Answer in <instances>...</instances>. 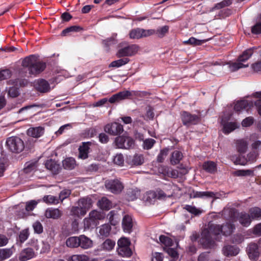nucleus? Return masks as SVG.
I'll list each match as a JSON object with an SVG mask.
<instances>
[{"label":"nucleus","instance_id":"obj_1","mask_svg":"<svg viewBox=\"0 0 261 261\" xmlns=\"http://www.w3.org/2000/svg\"><path fill=\"white\" fill-rule=\"evenodd\" d=\"M220 233L221 225L210 222L207 228L202 230L199 242L204 248H211L215 244L214 240H217Z\"/></svg>","mask_w":261,"mask_h":261},{"label":"nucleus","instance_id":"obj_2","mask_svg":"<svg viewBox=\"0 0 261 261\" xmlns=\"http://www.w3.org/2000/svg\"><path fill=\"white\" fill-rule=\"evenodd\" d=\"M22 65L27 68L30 75L37 76L43 72L46 67V63L40 61L36 55H30L23 60Z\"/></svg>","mask_w":261,"mask_h":261},{"label":"nucleus","instance_id":"obj_3","mask_svg":"<svg viewBox=\"0 0 261 261\" xmlns=\"http://www.w3.org/2000/svg\"><path fill=\"white\" fill-rule=\"evenodd\" d=\"M131 242L128 238L121 237L117 241L116 251L121 257H130L133 255V251L130 248Z\"/></svg>","mask_w":261,"mask_h":261},{"label":"nucleus","instance_id":"obj_4","mask_svg":"<svg viewBox=\"0 0 261 261\" xmlns=\"http://www.w3.org/2000/svg\"><path fill=\"white\" fill-rule=\"evenodd\" d=\"M6 145L10 151L16 153L21 152L24 148L23 141L17 136L8 138L6 142Z\"/></svg>","mask_w":261,"mask_h":261},{"label":"nucleus","instance_id":"obj_5","mask_svg":"<svg viewBox=\"0 0 261 261\" xmlns=\"http://www.w3.org/2000/svg\"><path fill=\"white\" fill-rule=\"evenodd\" d=\"M181 120L182 124L185 126H190L198 124L200 120V117L195 114H192L187 111H182L180 114Z\"/></svg>","mask_w":261,"mask_h":261},{"label":"nucleus","instance_id":"obj_6","mask_svg":"<svg viewBox=\"0 0 261 261\" xmlns=\"http://www.w3.org/2000/svg\"><path fill=\"white\" fill-rule=\"evenodd\" d=\"M115 142L117 147L121 149L132 148L135 144V141L132 138L124 136L117 137Z\"/></svg>","mask_w":261,"mask_h":261},{"label":"nucleus","instance_id":"obj_7","mask_svg":"<svg viewBox=\"0 0 261 261\" xmlns=\"http://www.w3.org/2000/svg\"><path fill=\"white\" fill-rule=\"evenodd\" d=\"M155 32L153 29L145 30L141 28L132 29L129 33V38L133 39H139L154 35Z\"/></svg>","mask_w":261,"mask_h":261},{"label":"nucleus","instance_id":"obj_8","mask_svg":"<svg viewBox=\"0 0 261 261\" xmlns=\"http://www.w3.org/2000/svg\"><path fill=\"white\" fill-rule=\"evenodd\" d=\"M105 186L108 190L114 194L120 193L124 188L122 182L117 178L106 180Z\"/></svg>","mask_w":261,"mask_h":261},{"label":"nucleus","instance_id":"obj_9","mask_svg":"<svg viewBox=\"0 0 261 261\" xmlns=\"http://www.w3.org/2000/svg\"><path fill=\"white\" fill-rule=\"evenodd\" d=\"M139 46L136 44H131L119 49L116 56L118 58L130 57L135 55L138 51Z\"/></svg>","mask_w":261,"mask_h":261},{"label":"nucleus","instance_id":"obj_10","mask_svg":"<svg viewBox=\"0 0 261 261\" xmlns=\"http://www.w3.org/2000/svg\"><path fill=\"white\" fill-rule=\"evenodd\" d=\"M104 130L110 135L117 136L123 132V126L118 122H113L107 124L104 127Z\"/></svg>","mask_w":261,"mask_h":261},{"label":"nucleus","instance_id":"obj_11","mask_svg":"<svg viewBox=\"0 0 261 261\" xmlns=\"http://www.w3.org/2000/svg\"><path fill=\"white\" fill-rule=\"evenodd\" d=\"M35 89L40 93H47L50 90V85L48 82L43 79H39L34 83Z\"/></svg>","mask_w":261,"mask_h":261},{"label":"nucleus","instance_id":"obj_12","mask_svg":"<svg viewBox=\"0 0 261 261\" xmlns=\"http://www.w3.org/2000/svg\"><path fill=\"white\" fill-rule=\"evenodd\" d=\"M246 252L251 260H256L259 256V249L255 243H250L247 247Z\"/></svg>","mask_w":261,"mask_h":261},{"label":"nucleus","instance_id":"obj_13","mask_svg":"<svg viewBox=\"0 0 261 261\" xmlns=\"http://www.w3.org/2000/svg\"><path fill=\"white\" fill-rule=\"evenodd\" d=\"M92 145V143L90 141L82 143L81 145L79 148V158L80 159L85 160L88 158L90 147Z\"/></svg>","mask_w":261,"mask_h":261},{"label":"nucleus","instance_id":"obj_14","mask_svg":"<svg viewBox=\"0 0 261 261\" xmlns=\"http://www.w3.org/2000/svg\"><path fill=\"white\" fill-rule=\"evenodd\" d=\"M221 124L223 126V132L227 135L239 127L236 122H228L225 118H222Z\"/></svg>","mask_w":261,"mask_h":261},{"label":"nucleus","instance_id":"obj_15","mask_svg":"<svg viewBox=\"0 0 261 261\" xmlns=\"http://www.w3.org/2000/svg\"><path fill=\"white\" fill-rule=\"evenodd\" d=\"M125 99H130V91L124 90L112 95L109 99V102L113 103Z\"/></svg>","mask_w":261,"mask_h":261},{"label":"nucleus","instance_id":"obj_16","mask_svg":"<svg viewBox=\"0 0 261 261\" xmlns=\"http://www.w3.org/2000/svg\"><path fill=\"white\" fill-rule=\"evenodd\" d=\"M223 253L226 256H232L237 255L240 251L238 247L234 245H226L222 249Z\"/></svg>","mask_w":261,"mask_h":261},{"label":"nucleus","instance_id":"obj_17","mask_svg":"<svg viewBox=\"0 0 261 261\" xmlns=\"http://www.w3.org/2000/svg\"><path fill=\"white\" fill-rule=\"evenodd\" d=\"M47 218L58 219L62 215V212L58 208H48L46 209L44 214Z\"/></svg>","mask_w":261,"mask_h":261},{"label":"nucleus","instance_id":"obj_18","mask_svg":"<svg viewBox=\"0 0 261 261\" xmlns=\"http://www.w3.org/2000/svg\"><path fill=\"white\" fill-rule=\"evenodd\" d=\"M237 220L242 226L245 227L248 226L252 222V220L249 214L244 212L239 213Z\"/></svg>","mask_w":261,"mask_h":261},{"label":"nucleus","instance_id":"obj_19","mask_svg":"<svg viewBox=\"0 0 261 261\" xmlns=\"http://www.w3.org/2000/svg\"><path fill=\"white\" fill-rule=\"evenodd\" d=\"M122 226L124 232H130L133 226L132 218L130 216L126 215L123 217Z\"/></svg>","mask_w":261,"mask_h":261},{"label":"nucleus","instance_id":"obj_20","mask_svg":"<svg viewBox=\"0 0 261 261\" xmlns=\"http://www.w3.org/2000/svg\"><path fill=\"white\" fill-rule=\"evenodd\" d=\"M79 247L84 249L90 248L93 246L92 241L85 235L79 236Z\"/></svg>","mask_w":261,"mask_h":261},{"label":"nucleus","instance_id":"obj_21","mask_svg":"<svg viewBox=\"0 0 261 261\" xmlns=\"http://www.w3.org/2000/svg\"><path fill=\"white\" fill-rule=\"evenodd\" d=\"M144 161L143 155L135 154L133 156H130L127 159L128 164L131 166H140L143 164Z\"/></svg>","mask_w":261,"mask_h":261},{"label":"nucleus","instance_id":"obj_22","mask_svg":"<svg viewBox=\"0 0 261 261\" xmlns=\"http://www.w3.org/2000/svg\"><path fill=\"white\" fill-rule=\"evenodd\" d=\"M235 228L233 224L227 222L221 225V233L225 236H229L232 234Z\"/></svg>","mask_w":261,"mask_h":261},{"label":"nucleus","instance_id":"obj_23","mask_svg":"<svg viewBox=\"0 0 261 261\" xmlns=\"http://www.w3.org/2000/svg\"><path fill=\"white\" fill-rule=\"evenodd\" d=\"M35 253L32 248H28L24 249L20 254L19 259L26 261L34 257Z\"/></svg>","mask_w":261,"mask_h":261},{"label":"nucleus","instance_id":"obj_24","mask_svg":"<svg viewBox=\"0 0 261 261\" xmlns=\"http://www.w3.org/2000/svg\"><path fill=\"white\" fill-rule=\"evenodd\" d=\"M44 128L41 126L31 127L27 130V134L34 138H39L44 134Z\"/></svg>","mask_w":261,"mask_h":261},{"label":"nucleus","instance_id":"obj_25","mask_svg":"<svg viewBox=\"0 0 261 261\" xmlns=\"http://www.w3.org/2000/svg\"><path fill=\"white\" fill-rule=\"evenodd\" d=\"M248 214L252 220H259L261 219V208L257 206L249 208Z\"/></svg>","mask_w":261,"mask_h":261},{"label":"nucleus","instance_id":"obj_26","mask_svg":"<svg viewBox=\"0 0 261 261\" xmlns=\"http://www.w3.org/2000/svg\"><path fill=\"white\" fill-rule=\"evenodd\" d=\"M252 106V103L249 102L247 100H241L238 101L234 106V110L237 112H241L243 110L247 109L248 107Z\"/></svg>","mask_w":261,"mask_h":261},{"label":"nucleus","instance_id":"obj_27","mask_svg":"<svg viewBox=\"0 0 261 261\" xmlns=\"http://www.w3.org/2000/svg\"><path fill=\"white\" fill-rule=\"evenodd\" d=\"M78 205L85 210V212L87 213L92 206V200L90 198H82L79 199Z\"/></svg>","mask_w":261,"mask_h":261},{"label":"nucleus","instance_id":"obj_28","mask_svg":"<svg viewBox=\"0 0 261 261\" xmlns=\"http://www.w3.org/2000/svg\"><path fill=\"white\" fill-rule=\"evenodd\" d=\"M182 153L179 150H174L170 157V163L173 165H175L180 163L183 158Z\"/></svg>","mask_w":261,"mask_h":261},{"label":"nucleus","instance_id":"obj_29","mask_svg":"<svg viewBox=\"0 0 261 261\" xmlns=\"http://www.w3.org/2000/svg\"><path fill=\"white\" fill-rule=\"evenodd\" d=\"M45 167L50 170L54 174H57L60 169V165L58 164L55 161L50 159L47 160L45 163Z\"/></svg>","mask_w":261,"mask_h":261},{"label":"nucleus","instance_id":"obj_30","mask_svg":"<svg viewBox=\"0 0 261 261\" xmlns=\"http://www.w3.org/2000/svg\"><path fill=\"white\" fill-rule=\"evenodd\" d=\"M98 206L102 210H109L112 207V203L107 198L102 197L98 201Z\"/></svg>","mask_w":261,"mask_h":261},{"label":"nucleus","instance_id":"obj_31","mask_svg":"<svg viewBox=\"0 0 261 261\" xmlns=\"http://www.w3.org/2000/svg\"><path fill=\"white\" fill-rule=\"evenodd\" d=\"M79 236L70 237L66 241V245L68 247L71 248H77L79 247Z\"/></svg>","mask_w":261,"mask_h":261},{"label":"nucleus","instance_id":"obj_32","mask_svg":"<svg viewBox=\"0 0 261 261\" xmlns=\"http://www.w3.org/2000/svg\"><path fill=\"white\" fill-rule=\"evenodd\" d=\"M42 201L48 205H57L60 203L57 196L51 195H45L42 198Z\"/></svg>","mask_w":261,"mask_h":261},{"label":"nucleus","instance_id":"obj_33","mask_svg":"<svg viewBox=\"0 0 261 261\" xmlns=\"http://www.w3.org/2000/svg\"><path fill=\"white\" fill-rule=\"evenodd\" d=\"M115 242L110 239H106L101 245V248L105 251H110L114 248Z\"/></svg>","mask_w":261,"mask_h":261},{"label":"nucleus","instance_id":"obj_34","mask_svg":"<svg viewBox=\"0 0 261 261\" xmlns=\"http://www.w3.org/2000/svg\"><path fill=\"white\" fill-rule=\"evenodd\" d=\"M203 169L206 172L213 173L217 170L216 164L212 161H207L203 163Z\"/></svg>","mask_w":261,"mask_h":261},{"label":"nucleus","instance_id":"obj_35","mask_svg":"<svg viewBox=\"0 0 261 261\" xmlns=\"http://www.w3.org/2000/svg\"><path fill=\"white\" fill-rule=\"evenodd\" d=\"M63 167L68 170H72L75 166V160L73 158H67L63 161Z\"/></svg>","mask_w":261,"mask_h":261},{"label":"nucleus","instance_id":"obj_36","mask_svg":"<svg viewBox=\"0 0 261 261\" xmlns=\"http://www.w3.org/2000/svg\"><path fill=\"white\" fill-rule=\"evenodd\" d=\"M140 195V191L136 189H130L126 193V197L128 201H134L137 199Z\"/></svg>","mask_w":261,"mask_h":261},{"label":"nucleus","instance_id":"obj_37","mask_svg":"<svg viewBox=\"0 0 261 261\" xmlns=\"http://www.w3.org/2000/svg\"><path fill=\"white\" fill-rule=\"evenodd\" d=\"M111 227L108 224H104L101 226L99 229V234L101 238H105L110 234Z\"/></svg>","mask_w":261,"mask_h":261},{"label":"nucleus","instance_id":"obj_38","mask_svg":"<svg viewBox=\"0 0 261 261\" xmlns=\"http://www.w3.org/2000/svg\"><path fill=\"white\" fill-rule=\"evenodd\" d=\"M130 60L127 58H123L117 60L112 62L110 65V67H116L118 68L123 65H124L129 62Z\"/></svg>","mask_w":261,"mask_h":261},{"label":"nucleus","instance_id":"obj_39","mask_svg":"<svg viewBox=\"0 0 261 261\" xmlns=\"http://www.w3.org/2000/svg\"><path fill=\"white\" fill-rule=\"evenodd\" d=\"M86 214L85 210H84L79 205L78 206H72L70 211L71 215L75 217L84 216Z\"/></svg>","mask_w":261,"mask_h":261},{"label":"nucleus","instance_id":"obj_40","mask_svg":"<svg viewBox=\"0 0 261 261\" xmlns=\"http://www.w3.org/2000/svg\"><path fill=\"white\" fill-rule=\"evenodd\" d=\"M253 53V48H250L246 49L239 57L238 61L239 62H245L248 60Z\"/></svg>","mask_w":261,"mask_h":261},{"label":"nucleus","instance_id":"obj_41","mask_svg":"<svg viewBox=\"0 0 261 261\" xmlns=\"http://www.w3.org/2000/svg\"><path fill=\"white\" fill-rule=\"evenodd\" d=\"M82 30V28L80 26L72 25L66 28L61 32V35L65 36L69 35L71 32H79Z\"/></svg>","mask_w":261,"mask_h":261},{"label":"nucleus","instance_id":"obj_42","mask_svg":"<svg viewBox=\"0 0 261 261\" xmlns=\"http://www.w3.org/2000/svg\"><path fill=\"white\" fill-rule=\"evenodd\" d=\"M234 174L237 176H253L254 171L251 169L238 170L234 172Z\"/></svg>","mask_w":261,"mask_h":261},{"label":"nucleus","instance_id":"obj_43","mask_svg":"<svg viewBox=\"0 0 261 261\" xmlns=\"http://www.w3.org/2000/svg\"><path fill=\"white\" fill-rule=\"evenodd\" d=\"M12 254V251L10 248L0 249V261L9 258Z\"/></svg>","mask_w":261,"mask_h":261},{"label":"nucleus","instance_id":"obj_44","mask_svg":"<svg viewBox=\"0 0 261 261\" xmlns=\"http://www.w3.org/2000/svg\"><path fill=\"white\" fill-rule=\"evenodd\" d=\"M184 209L194 216H199L202 212L201 210L196 208L195 206L189 204L185 205L184 207Z\"/></svg>","mask_w":261,"mask_h":261},{"label":"nucleus","instance_id":"obj_45","mask_svg":"<svg viewBox=\"0 0 261 261\" xmlns=\"http://www.w3.org/2000/svg\"><path fill=\"white\" fill-rule=\"evenodd\" d=\"M232 3V0H223L222 2L217 3L212 8V10L214 11L215 10H218L223 8L226 7H228L231 5Z\"/></svg>","mask_w":261,"mask_h":261},{"label":"nucleus","instance_id":"obj_46","mask_svg":"<svg viewBox=\"0 0 261 261\" xmlns=\"http://www.w3.org/2000/svg\"><path fill=\"white\" fill-rule=\"evenodd\" d=\"M248 144L243 140H238L237 142V148L240 153H245L247 149Z\"/></svg>","mask_w":261,"mask_h":261},{"label":"nucleus","instance_id":"obj_47","mask_svg":"<svg viewBox=\"0 0 261 261\" xmlns=\"http://www.w3.org/2000/svg\"><path fill=\"white\" fill-rule=\"evenodd\" d=\"M229 64V67L230 70L231 71H235L238 70V69L244 67H247L248 66V65H245L241 63V62L238 61V62H233L231 63H228Z\"/></svg>","mask_w":261,"mask_h":261},{"label":"nucleus","instance_id":"obj_48","mask_svg":"<svg viewBox=\"0 0 261 261\" xmlns=\"http://www.w3.org/2000/svg\"><path fill=\"white\" fill-rule=\"evenodd\" d=\"M89 217L95 221L96 220L103 219L105 217L103 213L100 211L93 210L89 213Z\"/></svg>","mask_w":261,"mask_h":261},{"label":"nucleus","instance_id":"obj_49","mask_svg":"<svg viewBox=\"0 0 261 261\" xmlns=\"http://www.w3.org/2000/svg\"><path fill=\"white\" fill-rule=\"evenodd\" d=\"M169 27L168 25H164L158 29L156 30H153L155 32L154 34H156L160 38H163L169 31Z\"/></svg>","mask_w":261,"mask_h":261},{"label":"nucleus","instance_id":"obj_50","mask_svg":"<svg viewBox=\"0 0 261 261\" xmlns=\"http://www.w3.org/2000/svg\"><path fill=\"white\" fill-rule=\"evenodd\" d=\"M37 167V162L32 163H27L25 164V166L23 169V171L25 173H30L32 171H35Z\"/></svg>","mask_w":261,"mask_h":261},{"label":"nucleus","instance_id":"obj_51","mask_svg":"<svg viewBox=\"0 0 261 261\" xmlns=\"http://www.w3.org/2000/svg\"><path fill=\"white\" fill-rule=\"evenodd\" d=\"M71 194V190L69 189H64L59 193L58 199L60 202H62L63 200L70 196Z\"/></svg>","mask_w":261,"mask_h":261},{"label":"nucleus","instance_id":"obj_52","mask_svg":"<svg viewBox=\"0 0 261 261\" xmlns=\"http://www.w3.org/2000/svg\"><path fill=\"white\" fill-rule=\"evenodd\" d=\"M84 225L85 229L93 228L96 225V221H94L90 217L86 218L84 220Z\"/></svg>","mask_w":261,"mask_h":261},{"label":"nucleus","instance_id":"obj_53","mask_svg":"<svg viewBox=\"0 0 261 261\" xmlns=\"http://www.w3.org/2000/svg\"><path fill=\"white\" fill-rule=\"evenodd\" d=\"M29 229H25L20 232L18 240L20 243H24L29 238Z\"/></svg>","mask_w":261,"mask_h":261},{"label":"nucleus","instance_id":"obj_54","mask_svg":"<svg viewBox=\"0 0 261 261\" xmlns=\"http://www.w3.org/2000/svg\"><path fill=\"white\" fill-rule=\"evenodd\" d=\"M169 149L165 148L161 150L159 154L157 156V162L159 163H163L168 154Z\"/></svg>","mask_w":261,"mask_h":261},{"label":"nucleus","instance_id":"obj_55","mask_svg":"<svg viewBox=\"0 0 261 261\" xmlns=\"http://www.w3.org/2000/svg\"><path fill=\"white\" fill-rule=\"evenodd\" d=\"M206 40H198L194 37H191L189 40L185 42V43L194 45H200L202 43L206 42Z\"/></svg>","mask_w":261,"mask_h":261},{"label":"nucleus","instance_id":"obj_56","mask_svg":"<svg viewBox=\"0 0 261 261\" xmlns=\"http://www.w3.org/2000/svg\"><path fill=\"white\" fill-rule=\"evenodd\" d=\"M33 228L34 232L37 234H40L43 232V227L42 224L38 221L35 222L33 224Z\"/></svg>","mask_w":261,"mask_h":261},{"label":"nucleus","instance_id":"obj_57","mask_svg":"<svg viewBox=\"0 0 261 261\" xmlns=\"http://www.w3.org/2000/svg\"><path fill=\"white\" fill-rule=\"evenodd\" d=\"M155 140L149 138L145 140L143 142V147L144 148L147 150L151 149L155 143Z\"/></svg>","mask_w":261,"mask_h":261},{"label":"nucleus","instance_id":"obj_58","mask_svg":"<svg viewBox=\"0 0 261 261\" xmlns=\"http://www.w3.org/2000/svg\"><path fill=\"white\" fill-rule=\"evenodd\" d=\"M251 32L254 34H259L261 33V20L259 17L256 24L252 27Z\"/></svg>","mask_w":261,"mask_h":261},{"label":"nucleus","instance_id":"obj_59","mask_svg":"<svg viewBox=\"0 0 261 261\" xmlns=\"http://www.w3.org/2000/svg\"><path fill=\"white\" fill-rule=\"evenodd\" d=\"M11 76V72L9 69H6L0 71V81L10 78Z\"/></svg>","mask_w":261,"mask_h":261},{"label":"nucleus","instance_id":"obj_60","mask_svg":"<svg viewBox=\"0 0 261 261\" xmlns=\"http://www.w3.org/2000/svg\"><path fill=\"white\" fill-rule=\"evenodd\" d=\"M160 241L164 245L166 246H170L172 245V240L165 236L161 235L159 237Z\"/></svg>","mask_w":261,"mask_h":261},{"label":"nucleus","instance_id":"obj_61","mask_svg":"<svg viewBox=\"0 0 261 261\" xmlns=\"http://www.w3.org/2000/svg\"><path fill=\"white\" fill-rule=\"evenodd\" d=\"M38 202L35 200H31L26 203L25 205V211L27 212L32 211L36 206L38 204Z\"/></svg>","mask_w":261,"mask_h":261},{"label":"nucleus","instance_id":"obj_62","mask_svg":"<svg viewBox=\"0 0 261 261\" xmlns=\"http://www.w3.org/2000/svg\"><path fill=\"white\" fill-rule=\"evenodd\" d=\"M124 158L122 154H117L113 159L114 164L119 166H122L124 164Z\"/></svg>","mask_w":261,"mask_h":261},{"label":"nucleus","instance_id":"obj_63","mask_svg":"<svg viewBox=\"0 0 261 261\" xmlns=\"http://www.w3.org/2000/svg\"><path fill=\"white\" fill-rule=\"evenodd\" d=\"M254 122V119L252 117H248L245 118L242 122V125L243 127L251 126Z\"/></svg>","mask_w":261,"mask_h":261},{"label":"nucleus","instance_id":"obj_64","mask_svg":"<svg viewBox=\"0 0 261 261\" xmlns=\"http://www.w3.org/2000/svg\"><path fill=\"white\" fill-rule=\"evenodd\" d=\"M115 43L116 41L113 37L108 38L102 41V44L105 47L107 48H109L110 46L115 44Z\"/></svg>","mask_w":261,"mask_h":261}]
</instances>
